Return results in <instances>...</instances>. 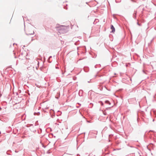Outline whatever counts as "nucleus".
<instances>
[{"label": "nucleus", "instance_id": "f257e3e1", "mask_svg": "<svg viewBox=\"0 0 156 156\" xmlns=\"http://www.w3.org/2000/svg\"><path fill=\"white\" fill-rule=\"evenodd\" d=\"M25 32L27 35L33 34H34V28L32 26H30L25 28Z\"/></svg>", "mask_w": 156, "mask_h": 156}, {"label": "nucleus", "instance_id": "7ed1b4c3", "mask_svg": "<svg viewBox=\"0 0 156 156\" xmlns=\"http://www.w3.org/2000/svg\"><path fill=\"white\" fill-rule=\"evenodd\" d=\"M104 114L105 115H106V114H105V113H104Z\"/></svg>", "mask_w": 156, "mask_h": 156}, {"label": "nucleus", "instance_id": "20e7f679", "mask_svg": "<svg viewBox=\"0 0 156 156\" xmlns=\"http://www.w3.org/2000/svg\"><path fill=\"white\" fill-rule=\"evenodd\" d=\"M101 105H103V104L102 103Z\"/></svg>", "mask_w": 156, "mask_h": 156}, {"label": "nucleus", "instance_id": "f03ea898", "mask_svg": "<svg viewBox=\"0 0 156 156\" xmlns=\"http://www.w3.org/2000/svg\"><path fill=\"white\" fill-rule=\"evenodd\" d=\"M111 29L112 30V32L114 33L115 32V28L112 25H111Z\"/></svg>", "mask_w": 156, "mask_h": 156}]
</instances>
